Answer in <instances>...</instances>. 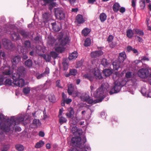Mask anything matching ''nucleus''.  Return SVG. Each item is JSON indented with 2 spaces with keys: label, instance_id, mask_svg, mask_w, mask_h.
<instances>
[{
  "label": "nucleus",
  "instance_id": "nucleus-1",
  "mask_svg": "<svg viewBox=\"0 0 151 151\" xmlns=\"http://www.w3.org/2000/svg\"><path fill=\"white\" fill-rule=\"evenodd\" d=\"M24 120V117L21 116L17 117L12 116L9 122L3 115H0V134H3L4 132L10 135L12 134L14 127L16 125V121L19 123L23 121Z\"/></svg>",
  "mask_w": 151,
  "mask_h": 151
},
{
  "label": "nucleus",
  "instance_id": "nucleus-2",
  "mask_svg": "<svg viewBox=\"0 0 151 151\" xmlns=\"http://www.w3.org/2000/svg\"><path fill=\"white\" fill-rule=\"evenodd\" d=\"M86 142L85 137H84L83 139H81L80 137H73L71 140V143L73 146L78 147L82 149L81 151H87V150H90V147L88 146L85 145V143ZM69 151H79L76 147H74L70 149Z\"/></svg>",
  "mask_w": 151,
  "mask_h": 151
},
{
  "label": "nucleus",
  "instance_id": "nucleus-3",
  "mask_svg": "<svg viewBox=\"0 0 151 151\" xmlns=\"http://www.w3.org/2000/svg\"><path fill=\"white\" fill-rule=\"evenodd\" d=\"M58 42L55 45V50L61 52L64 50V47L68 43L69 38L67 36L63 37V33L60 32L58 36Z\"/></svg>",
  "mask_w": 151,
  "mask_h": 151
},
{
  "label": "nucleus",
  "instance_id": "nucleus-4",
  "mask_svg": "<svg viewBox=\"0 0 151 151\" xmlns=\"http://www.w3.org/2000/svg\"><path fill=\"white\" fill-rule=\"evenodd\" d=\"M137 74L140 77L147 78L151 82V70L141 68L138 70Z\"/></svg>",
  "mask_w": 151,
  "mask_h": 151
},
{
  "label": "nucleus",
  "instance_id": "nucleus-5",
  "mask_svg": "<svg viewBox=\"0 0 151 151\" xmlns=\"http://www.w3.org/2000/svg\"><path fill=\"white\" fill-rule=\"evenodd\" d=\"M106 89L105 88H104V86L101 85V87L98 88L94 93L93 95L95 98H100L98 99L99 102H101L104 99V97L103 94L105 91Z\"/></svg>",
  "mask_w": 151,
  "mask_h": 151
},
{
  "label": "nucleus",
  "instance_id": "nucleus-6",
  "mask_svg": "<svg viewBox=\"0 0 151 151\" xmlns=\"http://www.w3.org/2000/svg\"><path fill=\"white\" fill-rule=\"evenodd\" d=\"M55 15L56 18L60 20H64L65 18V14L62 9H55Z\"/></svg>",
  "mask_w": 151,
  "mask_h": 151
},
{
  "label": "nucleus",
  "instance_id": "nucleus-7",
  "mask_svg": "<svg viewBox=\"0 0 151 151\" xmlns=\"http://www.w3.org/2000/svg\"><path fill=\"white\" fill-rule=\"evenodd\" d=\"M114 86L113 88H112L111 90L109 92V94L112 95L114 93H116L119 91L121 88V83L120 82L117 81L114 82Z\"/></svg>",
  "mask_w": 151,
  "mask_h": 151
},
{
  "label": "nucleus",
  "instance_id": "nucleus-8",
  "mask_svg": "<svg viewBox=\"0 0 151 151\" xmlns=\"http://www.w3.org/2000/svg\"><path fill=\"white\" fill-rule=\"evenodd\" d=\"M2 42L4 47L6 49L11 50L13 47V45L9 40L4 39L2 40Z\"/></svg>",
  "mask_w": 151,
  "mask_h": 151
},
{
  "label": "nucleus",
  "instance_id": "nucleus-9",
  "mask_svg": "<svg viewBox=\"0 0 151 151\" xmlns=\"http://www.w3.org/2000/svg\"><path fill=\"white\" fill-rule=\"evenodd\" d=\"M10 74V70L9 68L6 69L0 74V85L2 83L4 78L6 77L5 76H9Z\"/></svg>",
  "mask_w": 151,
  "mask_h": 151
},
{
  "label": "nucleus",
  "instance_id": "nucleus-10",
  "mask_svg": "<svg viewBox=\"0 0 151 151\" xmlns=\"http://www.w3.org/2000/svg\"><path fill=\"white\" fill-rule=\"evenodd\" d=\"M13 83L15 86L19 87H22L24 85V80L22 78H20L17 81H13Z\"/></svg>",
  "mask_w": 151,
  "mask_h": 151
},
{
  "label": "nucleus",
  "instance_id": "nucleus-11",
  "mask_svg": "<svg viewBox=\"0 0 151 151\" xmlns=\"http://www.w3.org/2000/svg\"><path fill=\"white\" fill-rule=\"evenodd\" d=\"M103 54V52L99 50L92 52L90 54V56L92 58H96L101 56Z\"/></svg>",
  "mask_w": 151,
  "mask_h": 151
},
{
  "label": "nucleus",
  "instance_id": "nucleus-12",
  "mask_svg": "<svg viewBox=\"0 0 151 151\" xmlns=\"http://www.w3.org/2000/svg\"><path fill=\"white\" fill-rule=\"evenodd\" d=\"M122 63L119 60H117L115 61L113 63V69L114 70H118L121 67Z\"/></svg>",
  "mask_w": 151,
  "mask_h": 151
},
{
  "label": "nucleus",
  "instance_id": "nucleus-13",
  "mask_svg": "<svg viewBox=\"0 0 151 151\" xmlns=\"http://www.w3.org/2000/svg\"><path fill=\"white\" fill-rule=\"evenodd\" d=\"M74 111L73 108L70 107L68 109V112L66 113V116L69 118H72L74 117Z\"/></svg>",
  "mask_w": 151,
  "mask_h": 151
},
{
  "label": "nucleus",
  "instance_id": "nucleus-14",
  "mask_svg": "<svg viewBox=\"0 0 151 151\" xmlns=\"http://www.w3.org/2000/svg\"><path fill=\"white\" fill-rule=\"evenodd\" d=\"M51 18V15L48 13L45 12L42 15V18L44 22L46 23L48 22Z\"/></svg>",
  "mask_w": 151,
  "mask_h": 151
},
{
  "label": "nucleus",
  "instance_id": "nucleus-15",
  "mask_svg": "<svg viewBox=\"0 0 151 151\" xmlns=\"http://www.w3.org/2000/svg\"><path fill=\"white\" fill-rule=\"evenodd\" d=\"M126 58L125 52H123L119 54L118 60L123 63Z\"/></svg>",
  "mask_w": 151,
  "mask_h": 151
},
{
  "label": "nucleus",
  "instance_id": "nucleus-16",
  "mask_svg": "<svg viewBox=\"0 0 151 151\" xmlns=\"http://www.w3.org/2000/svg\"><path fill=\"white\" fill-rule=\"evenodd\" d=\"M52 29L55 32H59L60 29V27L57 25L55 22L51 24Z\"/></svg>",
  "mask_w": 151,
  "mask_h": 151
},
{
  "label": "nucleus",
  "instance_id": "nucleus-17",
  "mask_svg": "<svg viewBox=\"0 0 151 151\" xmlns=\"http://www.w3.org/2000/svg\"><path fill=\"white\" fill-rule=\"evenodd\" d=\"M17 71L22 75H24L27 73L26 69L22 66H20L17 68Z\"/></svg>",
  "mask_w": 151,
  "mask_h": 151
},
{
  "label": "nucleus",
  "instance_id": "nucleus-18",
  "mask_svg": "<svg viewBox=\"0 0 151 151\" xmlns=\"http://www.w3.org/2000/svg\"><path fill=\"white\" fill-rule=\"evenodd\" d=\"M94 75L96 79H101L102 78L101 74L99 70L95 71Z\"/></svg>",
  "mask_w": 151,
  "mask_h": 151
},
{
  "label": "nucleus",
  "instance_id": "nucleus-19",
  "mask_svg": "<svg viewBox=\"0 0 151 151\" xmlns=\"http://www.w3.org/2000/svg\"><path fill=\"white\" fill-rule=\"evenodd\" d=\"M62 64L63 70H67L68 68V63L67 62V60L65 58L63 60Z\"/></svg>",
  "mask_w": 151,
  "mask_h": 151
},
{
  "label": "nucleus",
  "instance_id": "nucleus-20",
  "mask_svg": "<svg viewBox=\"0 0 151 151\" xmlns=\"http://www.w3.org/2000/svg\"><path fill=\"white\" fill-rule=\"evenodd\" d=\"M19 33L23 37V38H27L29 35V33L28 31H26L24 30H20Z\"/></svg>",
  "mask_w": 151,
  "mask_h": 151
},
{
  "label": "nucleus",
  "instance_id": "nucleus-21",
  "mask_svg": "<svg viewBox=\"0 0 151 151\" xmlns=\"http://www.w3.org/2000/svg\"><path fill=\"white\" fill-rule=\"evenodd\" d=\"M20 60L21 58L19 56H15L12 58V63H17L20 61Z\"/></svg>",
  "mask_w": 151,
  "mask_h": 151
},
{
  "label": "nucleus",
  "instance_id": "nucleus-22",
  "mask_svg": "<svg viewBox=\"0 0 151 151\" xmlns=\"http://www.w3.org/2000/svg\"><path fill=\"white\" fill-rule=\"evenodd\" d=\"M48 40L47 43L50 46H52L55 43V40L54 37H48Z\"/></svg>",
  "mask_w": 151,
  "mask_h": 151
},
{
  "label": "nucleus",
  "instance_id": "nucleus-23",
  "mask_svg": "<svg viewBox=\"0 0 151 151\" xmlns=\"http://www.w3.org/2000/svg\"><path fill=\"white\" fill-rule=\"evenodd\" d=\"M78 56L77 52L74 51L72 53L70 54L68 58L70 60L76 59Z\"/></svg>",
  "mask_w": 151,
  "mask_h": 151
},
{
  "label": "nucleus",
  "instance_id": "nucleus-24",
  "mask_svg": "<svg viewBox=\"0 0 151 151\" xmlns=\"http://www.w3.org/2000/svg\"><path fill=\"white\" fill-rule=\"evenodd\" d=\"M76 20L78 23H82L84 22L82 16L80 14L78 15L76 17Z\"/></svg>",
  "mask_w": 151,
  "mask_h": 151
},
{
  "label": "nucleus",
  "instance_id": "nucleus-25",
  "mask_svg": "<svg viewBox=\"0 0 151 151\" xmlns=\"http://www.w3.org/2000/svg\"><path fill=\"white\" fill-rule=\"evenodd\" d=\"M112 70L110 69H105L104 70L103 73L106 77L110 76L112 73Z\"/></svg>",
  "mask_w": 151,
  "mask_h": 151
},
{
  "label": "nucleus",
  "instance_id": "nucleus-26",
  "mask_svg": "<svg viewBox=\"0 0 151 151\" xmlns=\"http://www.w3.org/2000/svg\"><path fill=\"white\" fill-rule=\"evenodd\" d=\"M120 7V6L119 4L118 3H116L113 5L112 9L114 12H116L119 10Z\"/></svg>",
  "mask_w": 151,
  "mask_h": 151
},
{
  "label": "nucleus",
  "instance_id": "nucleus-27",
  "mask_svg": "<svg viewBox=\"0 0 151 151\" xmlns=\"http://www.w3.org/2000/svg\"><path fill=\"white\" fill-rule=\"evenodd\" d=\"M107 16L105 13H102L99 16L100 20L101 22H103L106 19Z\"/></svg>",
  "mask_w": 151,
  "mask_h": 151
},
{
  "label": "nucleus",
  "instance_id": "nucleus-28",
  "mask_svg": "<svg viewBox=\"0 0 151 151\" xmlns=\"http://www.w3.org/2000/svg\"><path fill=\"white\" fill-rule=\"evenodd\" d=\"M20 75L18 73H14L12 75V79L13 81H17L20 78Z\"/></svg>",
  "mask_w": 151,
  "mask_h": 151
},
{
  "label": "nucleus",
  "instance_id": "nucleus-29",
  "mask_svg": "<svg viewBox=\"0 0 151 151\" xmlns=\"http://www.w3.org/2000/svg\"><path fill=\"white\" fill-rule=\"evenodd\" d=\"M90 97L88 95L85 93L81 96V100L83 101L86 102Z\"/></svg>",
  "mask_w": 151,
  "mask_h": 151
},
{
  "label": "nucleus",
  "instance_id": "nucleus-30",
  "mask_svg": "<svg viewBox=\"0 0 151 151\" xmlns=\"http://www.w3.org/2000/svg\"><path fill=\"white\" fill-rule=\"evenodd\" d=\"M24 64L27 67L31 68L32 65L33 63L31 60L29 59L25 61Z\"/></svg>",
  "mask_w": 151,
  "mask_h": 151
},
{
  "label": "nucleus",
  "instance_id": "nucleus-31",
  "mask_svg": "<svg viewBox=\"0 0 151 151\" xmlns=\"http://www.w3.org/2000/svg\"><path fill=\"white\" fill-rule=\"evenodd\" d=\"M90 29L86 28L82 30V34L84 36H86L90 32Z\"/></svg>",
  "mask_w": 151,
  "mask_h": 151
},
{
  "label": "nucleus",
  "instance_id": "nucleus-32",
  "mask_svg": "<svg viewBox=\"0 0 151 151\" xmlns=\"http://www.w3.org/2000/svg\"><path fill=\"white\" fill-rule=\"evenodd\" d=\"M58 117L59 118V121L60 124L61 125L66 122L67 119L65 117L61 116Z\"/></svg>",
  "mask_w": 151,
  "mask_h": 151
},
{
  "label": "nucleus",
  "instance_id": "nucleus-33",
  "mask_svg": "<svg viewBox=\"0 0 151 151\" xmlns=\"http://www.w3.org/2000/svg\"><path fill=\"white\" fill-rule=\"evenodd\" d=\"M15 147L18 151H23L24 150V146L21 144H17L15 145Z\"/></svg>",
  "mask_w": 151,
  "mask_h": 151
},
{
  "label": "nucleus",
  "instance_id": "nucleus-34",
  "mask_svg": "<svg viewBox=\"0 0 151 151\" xmlns=\"http://www.w3.org/2000/svg\"><path fill=\"white\" fill-rule=\"evenodd\" d=\"M44 144V142L43 141L40 140L35 144V147L37 148H40L43 146Z\"/></svg>",
  "mask_w": 151,
  "mask_h": 151
},
{
  "label": "nucleus",
  "instance_id": "nucleus-35",
  "mask_svg": "<svg viewBox=\"0 0 151 151\" xmlns=\"http://www.w3.org/2000/svg\"><path fill=\"white\" fill-rule=\"evenodd\" d=\"M48 99L52 103L55 102L56 101L55 97L53 94L49 95L48 96Z\"/></svg>",
  "mask_w": 151,
  "mask_h": 151
},
{
  "label": "nucleus",
  "instance_id": "nucleus-36",
  "mask_svg": "<svg viewBox=\"0 0 151 151\" xmlns=\"http://www.w3.org/2000/svg\"><path fill=\"white\" fill-rule=\"evenodd\" d=\"M83 77L85 78L88 79L91 81H93L94 78L92 76L88 74L84 75Z\"/></svg>",
  "mask_w": 151,
  "mask_h": 151
},
{
  "label": "nucleus",
  "instance_id": "nucleus-37",
  "mask_svg": "<svg viewBox=\"0 0 151 151\" xmlns=\"http://www.w3.org/2000/svg\"><path fill=\"white\" fill-rule=\"evenodd\" d=\"M73 87L72 86V85H70L68 87V94L71 95L74 91Z\"/></svg>",
  "mask_w": 151,
  "mask_h": 151
},
{
  "label": "nucleus",
  "instance_id": "nucleus-38",
  "mask_svg": "<svg viewBox=\"0 0 151 151\" xmlns=\"http://www.w3.org/2000/svg\"><path fill=\"white\" fill-rule=\"evenodd\" d=\"M24 46L26 48H30L31 47V44L29 40H26L24 43Z\"/></svg>",
  "mask_w": 151,
  "mask_h": 151
},
{
  "label": "nucleus",
  "instance_id": "nucleus-39",
  "mask_svg": "<svg viewBox=\"0 0 151 151\" xmlns=\"http://www.w3.org/2000/svg\"><path fill=\"white\" fill-rule=\"evenodd\" d=\"M134 33L132 29H129L127 31V36L129 38H132L133 36Z\"/></svg>",
  "mask_w": 151,
  "mask_h": 151
},
{
  "label": "nucleus",
  "instance_id": "nucleus-40",
  "mask_svg": "<svg viewBox=\"0 0 151 151\" xmlns=\"http://www.w3.org/2000/svg\"><path fill=\"white\" fill-rule=\"evenodd\" d=\"M32 124L36 127L39 126L41 125L39 120H37V119H35L33 120Z\"/></svg>",
  "mask_w": 151,
  "mask_h": 151
},
{
  "label": "nucleus",
  "instance_id": "nucleus-41",
  "mask_svg": "<svg viewBox=\"0 0 151 151\" xmlns=\"http://www.w3.org/2000/svg\"><path fill=\"white\" fill-rule=\"evenodd\" d=\"M101 64L104 67L106 66L109 64L108 62L107 61V60L104 58L102 59L101 61Z\"/></svg>",
  "mask_w": 151,
  "mask_h": 151
},
{
  "label": "nucleus",
  "instance_id": "nucleus-42",
  "mask_svg": "<svg viewBox=\"0 0 151 151\" xmlns=\"http://www.w3.org/2000/svg\"><path fill=\"white\" fill-rule=\"evenodd\" d=\"M30 91V88L29 87H26L23 88V92L24 94H28Z\"/></svg>",
  "mask_w": 151,
  "mask_h": 151
},
{
  "label": "nucleus",
  "instance_id": "nucleus-43",
  "mask_svg": "<svg viewBox=\"0 0 151 151\" xmlns=\"http://www.w3.org/2000/svg\"><path fill=\"white\" fill-rule=\"evenodd\" d=\"M91 41L90 38H87L85 41L84 46L85 47H88L90 45Z\"/></svg>",
  "mask_w": 151,
  "mask_h": 151
},
{
  "label": "nucleus",
  "instance_id": "nucleus-44",
  "mask_svg": "<svg viewBox=\"0 0 151 151\" xmlns=\"http://www.w3.org/2000/svg\"><path fill=\"white\" fill-rule=\"evenodd\" d=\"M133 75L132 72L128 71L126 73L125 77L127 78H132Z\"/></svg>",
  "mask_w": 151,
  "mask_h": 151
},
{
  "label": "nucleus",
  "instance_id": "nucleus-45",
  "mask_svg": "<svg viewBox=\"0 0 151 151\" xmlns=\"http://www.w3.org/2000/svg\"><path fill=\"white\" fill-rule=\"evenodd\" d=\"M5 83L6 85L10 86H11L13 83L12 80L9 78L6 79L5 81Z\"/></svg>",
  "mask_w": 151,
  "mask_h": 151
},
{
  "label": "nucleus",
  "instance_id": "nucleus-46",
  "mask_svg": "<svg viewBox=\"0 0 151 151\" xmlns=\"http://www.w3.org/2000/svg\"><path fill=\"white\" fill-rule=\"evenodd\" d=\"M139 3L140 8L141 9H143L145 6V0H140Z\"/></svg>",
  "mask_w": 151,
  "mask_h": 151
},
{
  "label": "nucleus",
  "instance_id": "nucleus-47",
  "mask_svg": "<svg viewBox=\"0 0 151 151\" xmlns=\"http://www.w3.org/2000/svg\"><path fill=\"white\" fill-rule=\"evenodd\" d=\"M134 30H135L136 33L140 36H142L144 35V33L142 31L140 30L139 29H134Z\"/></svg>",
  "mask_w": 151,
  "mask_h": 151
},
{
  "label": "nucleus",
  "instance_id": "nucleus-48",
  "mask_svg": "<svg viewBox=\"0 0 151 151\" xmlns=\"http://www.w3.org/2000/svg\"><path fill=\"white\" fill-rule=\"evenodd\" d=\"M50 55L53 59H55L58 56V54L55 52L52 51L50 52Z\"/></svg>",
  "mask_w": 151,
  "mask_h": 151
},
{
  "label": "nucleus",
  "instance_id": "nucleus-49",
  "mask_svg": "<svg viewBox=\"0 0 151 151\" xmlns=\"http://www.w3.org/2000/svg\"><path fill=\"white\" fill-rule=\"evenodd\" d=\"M12 36L15 37V39L17 40H19L21 39L20 35L19 34H17L15 32H13L12 34Z\"/></svg>",
  "mask_w": 151,
  "mask_h": 151
},
{
  "label": "nucleus",
  "instance_id": "nucleus-50",
  "mask_svg": "<svg viewBox=\"0 0 151 151\" xmlns=\"http://www.w3.org/2000/svg\"><path fill=\"white\" fill-rule=\"evenodd\" d=\"M147 90L146 88H142L141 89V92L143 96H146L147 95Z\"/></svg>",
  "mask_w": 151,
  "mask_h": 151
},
{
  "label": "nucleus",
  "instance_id": "nucleus-51",
  "mask_svg": "<svg viewBox=\"0 0 151 151\" xmlns=\"http://www.w3.org/2000/svg\"><path fill=\"white\" fill-rule=\"evenodd\" d=\"M77 71L75 69H70V74L71 75L75 76L76 75Z\"/></svg>",
  "mask_w": 151,
  "mask_h": 151
},
{
  "label": "nucleus",
  "instance_id": "nucleus-52",
  "mask_svg": "<svg viewBox=\"0 0 151 151\" xmlns=\"http://www.w3.org/2000/svg\"><path fill=\"white\" fill-rule=\"evenodd\" d=\"M141 61V63H142V65L143 64V63L145 61H148L149 60V59L147 57L145 56H143L141 57V59L140 60Z\"/></svg>",
  "mask_w": 151,
  "mask_h": 151
},
{
  "label": "nucleus",
  "instance_id": "nucleus-53",
  "mask_svg": "<svg viewBox=\"0 0 151 151\" xmlns=\"http://www.w3.org/2000/svg\"><path fill=\"white\" fill-rule=\"evenodd\" d=\"M75 132L76 134H78L79 136L81 135L83 133L82 129L80 128L77 129Z\"/></svg>",
  "mask_w": 151,
  "mask_h": 151
},
{
  "label": "nucleus",
  "instance_id": "nucleus-54",
  "mask_svg": "<svg viewBox=\"0 0 151 151\" xmlns=\"http://www.w3.org/2000/svg\"><path fill=\"white\" fill-rule=\"evenodd\" d=\"M51 56L49 55H44V59L46 60L47 61L49 62L50 61L51 59Z\"/></svg>",
  "mask_w": 151,
  "mask_h": 151
},
{
  "label": "nucleus",
  "instance_id": "nucleus-55",
  "mask_svg": "<svg viewBox=\"0 0 151 151\" xmlns=\"http://www.w3.org/2000/svg\"><path fill=\"white\" fill-rule=\"evenodd\" d=\"M50 73V69L48 67H46L45 70L44 72L43 73L44 74V75L45 76H46V75Z\"/></svg>",
  "mask_w": 151,
  "mask_h": 151
},
{
  "label": "nucleus",
  "instance_id": "nucleus-56",
  "mask_svg": "<svg viewBox=\"0 0 151 151\" xmlns=\"http://www.w3.org/2000/svg\"><path fill=\"white\" fill-rule=\"evenodd\" d=\"M9 148V146L8 145H6L3 146L1 150L2 151H7Z\"/></svg>",
  "mask_w": 151,
  "mask_h": 151
},
{
  "label": "nucleus",
  "instance_id": "nucleus-57",
  "mask_svg": "<svg viewBox=\"0 0 151 151\" xmlns=\"http://www.w3.org/2000/svg\"><path fill=\"white\" fill-rule=\"evenodd\" d=\"M43 1L45 4H47L51 3L54 0H42Z\"/></svg>",
  "mask_w": 151,
  "mask_h": 151
},
{
  "label": "nucleus",
  "instance_id": "nucleus-58",
  "mask_svg": "<svg viewBox=\"0 0 151 151\" xmlns=\"http://www.w3.org/2000/svg\"><path fill=\"white\" fill-rule=\"evenodd\" d=\"M113 37L112 35H109L107 38V41L109 42H111L113 39Z\"/></svg>",
  "mask_w": 151,
  "mask_h": 151
},
{
  "label": "nucleus",
  "instance_id": "nucleus-59",
  "mask_svg": "<svg viewBox=\"0 0 151 151\" xmlns=\"http://www.w3.org/2000/svg\"><path fill=\"white\" fill-rule=\"evenodd\" d=\"M45 76L44 74L42 73L37 76V78L38 79H39Z\"/></svg>",
  "mask_w": 151,
  "mask_h": 151
},
{
  "label": "nucleus",
  "instance_id": "nucleus-60",
  "mask_svg": "<svg viewBox=\"0 0 151 151\" xmlns=\"http://www.w3.org/2000/svg\"><path fill=\"white\" fill-rule=\"evenodd\" d=\"M72 99H66L63 101H65V103L67 104H69L72 102Z\"/></svg>",
  "mask_w": 151,
  "mask_h": 151
},
{
  "label": "nucleus",
  "instance_id": "nucleus-61",
  "mask_svg": "<svg viewBox=\"0 0 151 151\" xmlns=\"http://www.w3.org/2000/svg\"><path fill=\"white\" fill-rule=\"evenodd\" d=\"M86 102H87L88 104H91L93 103V101L92 99H91L90 97L89 99H88Z\"/></svg>",
  "mask_w": 151,
  "mask_h": 151
},
{
  "label": "nucleus",
  "instance_id": "nucleus-62",
  "mask_svg": "<svg viewBox=\"0 0 151 151\" xmlns=\"http://www.w3.org/2000/svg\"><path fill=\"white\" fill-rule=\"evenodd\" d=\"M133 48L130 46H128L127 47V50L128 52L132 51Z\"/></svg>",
  "mask_w": 151,
  "mask_h": 151
},
{
  "label": "nucleus",
  "instance_id": "nucleus-63",
  "mask_svg": "<svg viewBox=\"0 0 151 151\" xmlns=\"http://www.w3.org/2000/svg\"><path fill=\"white\" fill-rule=\"evenodd\" d=\"M125 11V8L124 7H121L119 10L120 12L122 13H124Z\"/></svg>",
  "mask_w": 151,
  "mask_h": 151
},
{
  "label": "nucleus",
  "instance_id": "nucleus-64",
  "mask_svg": "<svg viewBox=\"0 0 151 151\" xmlns=\"http://www.w3.org/2000/svg\"><path fill=\"white\" fill-rule=\"evenodd\" d=\"M34 40L36 42H38L40 40V38L38 36H36L34 38Z\"/></svg>",
  "mask_w": 151,
  "mask_h": 151
}]
</instances>
